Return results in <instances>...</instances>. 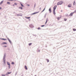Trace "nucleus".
<instances>
[{
	"instance_id": "nucleus-1",
	"label": "nucleus",
	"mask_w": 76,
	"mask_h": 76,
	"mask_svg": "<svg viewBox=\"0 0 76 76\" xmlns=\"http://www.w3.org/2000/svg\"><path fill=\"white\" fill-rule=\"evenodd\" d=\"M63 3V1H61L59 2H58L57 3V5L58 6V5H61Z\"/></svg>"
},
{
	"instance_id": "nucleus-2",
	"label": "nucleus",
	"mask_w": 76,
	"mask_h": 76,
	"mask_svg": "<svg viewBox=\"0 0 76 76\" xmlns=\"http://www.w3.org/2000/svg\"><path fill=\"white\" fill-rule=\"evenodd\" d=\"M57 7V6L55 5L54 6V7L53 8V10H56V8Z\"/></svg>"
},
{
	"instance_id": "nucleus-3",
	"label": "nucleus",
	"mask_w": 76,
	"mask_h": 76,
	"mask_svg": "<svg viewBox=\"0 0 76 76\" xmlns=\"http://www.w3.org/2000/svg\"><path fill=\"white\" fill-rule=\"evenodd\" d=\"M74 13V12H72L69 15L70 16H73V14Z\"/></svg>"
},
{
	"instance_id": "nucleus-4",
	"label": "nucleus",
	"mask_w": 76,
	"mask_h": 76,
	"mask_svg": "<svg viewBox=\"0 0 76 76\" xmlns=\"http://www.w3.org/2000/svg\"><path fill=\"white\" fill-rule=\"evenodd\" d=\"M68 7H72V4H69L68 5Z\"/></svg>"
},
{
	"instance_id": "nucleus-5",
	"label": "nucleus",
	"mask_w": 76,
	"mask_h": 76,
	"mask_svg": "<svg viewBox=\"0 0 76 76\" xmlns=\"http://www.w3.org/2000/svg\"><path fill=\"white\" fill-rule=\"evenodd\" d=\"M61 18V16L60 17H58L57 18V19L58 20H59Z\"/></svg>"
},
{
	"instance_id": "nucleus-6",
	"label": "nucleus",
	"mask_w": 76,
	"mask_h": 76,
	"mask_svg": "<svg viewBox=\"0 0 76 76\" xmlns=\"http://www.w3.org/2000/svg\"><path fill=\"white\" fill-rule=\"evenodd\" d=\"M49 13H51L52 11L51 8H49Z\"/></svg>"
},
{
	"instance_id": "nucleus-7",
	"label": "nucleus",
	"mask_w": 76,
	"mask_h": 76,
	"mask_svg": "<svg viewBox=\"0 0 76 76\" xmlns=\"http://www.w3.org/2000/svg\"><path fill=\"white\" fill-rule=\"evenodd\" d=\"M73 5L74 6H75V5H76V2H75V1H74V2L73 3Z\"/></svg>"
},
{
	"instance_id": "nucleus-8",
	"label": "nucleus",
	"mask_w": 76,
	"mask_h": 76,
	"mask_svg": "<svg viewBox=\"0 0 76 76\" xmlns=\"http://www.w3.org/2000/svg\"><path fill=\"white\" fill-rule=\"evenodd\" d=\"M33 26H34L32 24H31L30 25V28H33Z\"/></svg>"
},
{
	"instance_id": "nucleus-9",
	"label": "nucleus",
	"mask_w": 76,
	"mask_h": 76,
	"mask_svg": "<svg viewBox=\"0 0 76 76\" xmlns=\"http://www.w3.org/2000/svg\"><path fill=\"white\" fill-rule=\"evenodd\" d=\"M39 13V12H34L33 13H32V15H35V14H37V13Z\"/></svg>"
},
{
	"instance_id": "nucleus-10",
	"label": "nucleus",
	"mask_w": 76,
	"mask_h": 76,
	"mask_svg": "<svg viewBox=\"0 0 76 76\" xmlns=\"http://www.w3.org/2000/svg\"><path fill=\"white\" fill-rule=\"evenodd\" d=\"M56 10H53V13L54 15H56V12H55Z\"/></svg>"
},
{
	"instance_id": "nucleus-11",
	"label": "nucleus",
	"mask_w": 76,
	"mask_h": 76,
	"mask_svg": "<svg viewBox=\"0 0 76 76\" xmlns=\"http://www.w3.org/2000/svg\"><path fill=\"white\" fill-rule=\"evenodd\" d=\"M0 39H1L2 40H7V39H4V38H1Z\"/></svg>"
},
{
	"instance_id": "nucleus-12",
	"label": "nucleus",
	"mask_w": 76,
	"mask_h": 76,
	"mask_svg": "<svg viewBox=\"0 0 76 76\" xmlns=\"http://www.w3.org/2000/svg\"><path fill=\"white\" fill-rule=\"evenodd\" d=\"M12 73L11 72H7V74L6 75H7L8 74H10V73Z\"/></svg>"
},
{
	"instance_id": "nucleus-13",
	"label": "nucleus",
	"mask_w": 76,
	"mask_h": 76,
	"mask_svg": "<svg viewBox=\"0 0 76 76\" xmlns=\"http://www.w3.org/2000/svg\"><path fill=\"white\" fill-rule=\"evenodd\" d=\"M24 68L25 69H26V70H27L28 69V68H27V66H26V65L25 66Z\"/></svg>"
},
{
	"instance_id": "nucleus-14",
	"label": "nucleus",
	"mask_w": 76,
	"mask_h": 76,
	"mask_svg": "<svg viewBox=\"0 0 76 76\" xmlns=\"http://www.w3.org/2000/svg\"><path fill=\"white\" fill-rule=\"evenodd\" d=\"M4 44H7V43L5 42H4L2 43V45H4Z\"/></svg>"
},
{
	"instance_id": "nucleus-15",
	"label": "nucleus",
	"mask_w": 76,
	"mask_h": 76,
	"mask_svg": "<svg viewBox=\"0 0 76 76\" xmlns=\"http://www.w3.org/2000/svg\"><path fill=\"white\" fill-rule=\"evenodd\" d=\"M7 64L8 65V66H10V63L8 62H7Z\"/></svg>"
},
{
	"instance_id": "nucleus-16",
	"label": "nucleus",
	"mask_w": 76,
	"mask_h": 76,
	"mask_svg": "<svg viewBox=\"0 0 76 76\" xmlns=\"http://www.w3.org/2000/svg\"><path fill=\"white\" fill-rule=\"evenodd\" d=\"M20 4H21V6H22V7H23V5L21 3H20Z\"/></svg>"
},
{
	"instance_id": "nucleus-17",
	"label": "nucleus",
	"mask_w": 76,
	"mask_h": 76,
	"mask_svg": "<svg viewBox=\"0 0 76 76\" xmlns=\"http://www.w3.org/2000/svg\"><path fill=\"white\" fill-rule=\"evenodd\" d=\"M8 39V41H9V42H10V43H11V41H10V39H9V38Z\"/></svg>"
},
{
	"instance_id": "nucleus-18",
	"label": "nucleus",
	"mask_w": 76,
	"mask_h": 76,
	"mask_svg": "<svg viewBox=\"0 0 76 76\" xmlns=\"http://www.w3.org/2000/svg\"><path fill=\"white\" fill-rule=\"evenodd\" d=\"M3 1H1L0 3V4H2V3H3Z\"/></svg>"
},
{
	"instance_id": "nucleus-19",
	"label": "nucleus",
	"mask_w": 76,
	"mask_h": 76,
	"mask_svg": "<svg viewBox=\"0 0 76 76\" xmlns=\"http://www.w3.org/2000/svg\"><path fill=\"white\" fill-rule=\"evenodd\" d=\"M7 4H10V2H7Z\"/></svg>"
},
{
	"instance_id": "nucleus-20",
	"label": "nucleus",
	"mask_w": 76,
	"mask_h": 76,
	"mask_svg": "<svg viewBox=\"0 0 76 76\" xmlns=\"http://www.w3.org/2000/svg\"><path fill=\"white\" fill-rule=\"evenodd\" d=\"M47 21H48V20H47V19L46 20V22L45 23V24H46V23H47Z\"/></svg>"
},
{
	"instance_id": "nucleus-21",
	"label": "nucleus",
	"mask_w": 76,
	"mask_h": 76,
	"mask_svg": "<svg viewBox=\"0 0 76 76\" xmlns=\"http://www.w3.org/2000/svg\"><path fill=\"white\" fill-rule=\"evenodd\" d=\"M45 8L42 11V12H43L44 10H45Z\"/></svg>"
},
{
	"instance_id": "nucleus-22",
	"label": "nucleus",
	"mask_w": 76,
	"mask_h": 76,
	"mask_svg": "<svg viewBox=\"0 0 76 76\" xmlns=\"http://www.w3.org/2000/svg\"><path fill=\"white\" fill-rule=\"evenodd\" d=\"M64 21H66V20H67V19H66V18H64Z\"/></svg>"
},
{
	"instance_id": "nucleus-23",
	"label": "nucleus",
	"mask_w": 76,
	"mask_h": 76,
	"mask_svg": "<svg viewBox=\"0 0 76 76\" xmlns=\"http://www.w3.org/2000/svg\"><path fill=\"white\" fill-rule=\"evenodd\" d=\"M26 18H27V19H29L30 18H31V17H26Z\"/></svg>"
},
{
	"instance_id": "nucleus-24",
	"label": "nucleus",
	"mask_w": 76,
	"mask_h": 76,
	"mask_svg": "<svg viewBox=\"0 0 76 76\" xmlns=\"http://www.w3.org/2000/svg\"><path fill=\"white\" fill-rule=\"evenodd\" d=\"M32 44L31 43H29L28 44V45L30 46Z\"/></svg>"
},
{
	"instance_id": "nucleus-25",
	"label": "nucleus",
	"mask_w": 76,
	"mask_h": 76,
	"mask_svg": "<svg viewBox=\"0 0 76 76\" xmlns=\"http://www.w3.org/2000/svg\"><path fill=\"white\" fill-rule=\"evenodd\" d=\"M73 31H76V29H74V28L73 29Z\"/></svg>"
},
{
	"instance_id": "nucleus-26",
	"label": "nucleus",
	"mask_w": 76,
	"mask_h": 76,
	"mask_svg": "<svg viewBox=\"0 0 76 76\" xmlns=\"http://www.w3.org/2000/svg\"><path fill=\"white\" fill-rule=\"evenodd\" d=\"M73 13H76V10H75V11L74 12H73Z\"/></svg>"
},
{
	"instance_id": "nucleus-27",
	"label": "nucleus",
	"mask_w": 76,
	"mask_h": 76,
	"mask_svg": "<svg viewBox=\"0 0 76 76\" xmlns=\"http://www.w3.org/2000/svg\"><path fill=\"white\" fill-rule=\"evenodd\" d=\"M12 64H14V62H12L11 63Z\"/></svg>"
},
{
	"instance_id": "nucleus-28",
	"label": "nucleus",
	"mask_w": 76,
	"mask_h": 76,
	"mask_svg": "<svg viewBox=\"0 0 76 76\" xmlns=\"http://www.w3.org/2000/svg\"><path fill=\"white\" fill-rule=\"evenodd\" d=\"M40 29H41V28H40V27H39L37 28V29H38V30Z\"/></svg>"
},
{
	"instance_id": "nucleus-29",
	"label": "nucleus",
	"mask_w": 76,
	"mask_h": 76,
	"mask_svg": "<svg viewBox=\"0 0 76 76\" xmlns=\"http://www.w3.org/2000/svg\"><path fill=\"white\" fill-rule=\"evenodd\" d=\"M2 76H5L4 75L2 74L1 75Z\"/></svg>"
},
{
	"instance_id": "nucleus-30",
	"label": "nucleus",
	"mask_w": 76,
	"mask_h": 76,
	"mask_svg": "<svg viewBox=\"0 0 76 76\" xmlns=\"http://www.w3.org/2000/svg\"><path fill=\"white\" fill-rule=\"evenodd\" d=\"M44 26H45V25H43L41 26H42V27H43Z\"/></svg>"
},
{
	"instance_id": "nucleus-31",
	"label": "nucleus",
	"mask_w": 76,
	"mask_h": 76,
	"mask_svg": "<svg viewBox=\"0 0 76 76\" xmlns=\"http://www.w3.org/2000/svg\"><path fill=\"white\" fill-rule=\"evenodd\" d=\"M8 67H9V69H10V66H8Z\"/></svg>"
},
{
	"instance_id": "nucleus-32",
	"label": "nucleus",
	"mask_w": 76,
	"mask_h": 76,
	"mask_svg": "<svg viewBox=\"0 0 76 76\" xmlns=\"http://www.w3.org/2000/svg\"><path fill=\"white\" fill-rule=\"evenodd\" d=\"M47 62H49V61L48 59L47 60Z\"/></svg>"
},
{
	"instance_id": "nucleus-33",
	"label": "nucleus",
	"mask_w": 76,
	"mask_h": 76,
	"mask_svg": "<svg viewBox=\"0 0 76 76\" xmlns=\"http://www.w3.org/2000/svg\"><path fill=\"white\" fill-rule=\"evenodd\" d=\"M8 1H13V0H8Z\"/></svg>"
},
{
	"instance_id": "nucleus-34",
	"label": "nucleus",
	"mask_w": 76,
	"mask_h": 76,
	"mask_svg": "<svg viewBox=\"0 0 76 76\" xmlns=\"http://www.w3.org/2000/svg\"><path fill=\"white\" fill-rule=\"evenodd\" d=\"M14 4L15 5H17V3H15V4Z\"/></svg>"
},
{
	"instance_id": "nucleus-35",
	"label": "nucleus",
	"mask_w": 76,
	"mask_h": 76,
	"mask_svg": "<svg viewBox=\"0 0 76 76\" xmlns=\"http://www.w3.org/2000/svg\"><path fill=\"white\" fill-rule=\"evenodd\" d=\"M20 9H22V7H20Z\"/></svg>"
},
{
	"instance_id": "nucleus-36",
	"label": "nucleus",
	"mask_w": 76,
	"mask_h": 76,
	"mask_svg": "<svg viewBox=\"0 0 76 76\" xmlns=\"http://www.w3.org/2000/svg\"><path fill=\"white\" fill-rule=\"evenodd\" d=\"M4 47H7V46H4Z\"/></svg>"
},
{
	"instance_id": "nucleus-37",
	"label": "nucleus",
	"mask_w": 76,
	"mask_h": 76,
	"mask_svg": "<svg viewBox=\"0 0 76 76\" xmlns=\"http://www.w3.org/2000/svg\"><path fill=\"white\" fill-rule=\"evenodd\" d=\"M0 10L1 9V7H0Z\"/></svg>"
},
{
	"instance_id": "nucleus-38",
	"label": "nucleus",
	"mask_w": 76,
	"mask_h": 76,
	"mask_svg": "<svg viewBox=\"0 0 76 76\" xmlns=\"http://www.w3.org/2000/svg\"><path fill=\"white\" fill-rule=\"evenodd\" d=\"M13 6H15V5H13Z\"/></svg>"
},
{
	"instance_id": "nucleus-39",
	"label": "nucleus",
	"mask_w": 76,
	"mask_h": 76,
	"mask_svg": "<svg viewBox=\"0 0 76 76\" xmlns=\"http://www.w3.org/2000/svg\"><path fill=\"white\" fill-rule=\"evenodd\" d=\"M37 76V75H35V76Z\"/></svg>"
},
{
	"instance_id": "nucleus-40",
	"label": "nucleus",
	"mask_w": 76,
	"mask_h": 76,
	"mask_svg": "<svg viewBox=\"0 0 76 76\" xmlns=\"http://www.w3.org/2000/svg\"><path fill=\"white\" fill-rule=\"evenodd\" d=\"M28 6H29V5H28Z\"/></svg>"
}]
</instances>
